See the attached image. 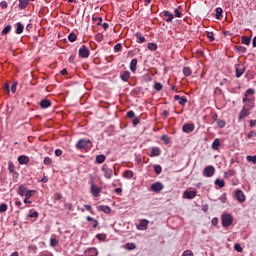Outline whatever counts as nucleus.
Masks as SVG:
<instances>
[{"mask_svg":"<svg viewBox=\"0 0 256 256\" xmlns=\"http://www.w3.org/2000/svg\"><path fill=\"white\" fill-rule=\"evenodd\" d=\"M182 256H195V255L193 254V251H191V250H185V251L183 252Z\"/></svg>","mask_w":256,"mask_h":256,"instance_id":"nucleus-52","label":"nucleus"},{"mask_svg":"<svg viewBox=\"0 0 256 256\" xmlns=\"http://www.w3.org/2000/svg\"><path fill=\"white\" fill-rule=\"evenodd\" d=\"M11 31V25H7L3 30H2V35H7Z\"/></svg>","mask_w":256,"mask_h":256,"instance_id":"nucleus-46","label":"nucleus"},{"mask_svg":"<svg viewBox=\"0 0 256 256\" xmlns=\"http://www.w3.org/2000/svg\"><path fill=\"white\" fill-rule=\"evenodd\" d=\"M28 5H29V0H19L20 9H27Z\"/></svg>","mask_w":256,"mask_h":256,"instance_id":"nucleus-24","label":"nucleus"},{"mask_svg":"<svg viewBox=\"0 0 256 256\" xmlns=\"http://www.w3.org/2000/svg\"><path fill=\"white\" fill-rule=\"evenodd\" d=\"M207 38H208L210 41H215V37H214L213 32H208V33H207Z\"/></svg>","mask_w":256,"mask_h":256,"instance_id":"nucleus-54","label":"nucleus"},{"mask_svg":"<svg viewBox=\"0 0 256 256\" xmlns=\"http://www.w3.org/2000/svg\"><path fill=\"white\" fill-rule=\"evenodd\" d=\"M148 225H149V220L143 219L140 221L139 225L137 226V229H139L140 231H145Z\"/></svg>","mask_w":256,"mask_h":256,"instance_id":"nucleus-11","label":"nucleus"},{"mask_svg":"<svg viewBox=\"0 0 256 256\" xmlns=\"http://www.w3.org/2000/svg\"><path fill=\"white\" fill-rule=\"evenodd\" d=\"M23 29H25V27L23 26V24H21V22H18V23H17L16 34H17V35H21V33H23Z\"/></svg>","mask_w":256,"mask_h":256,"instance_id":"nucleus-27","label":"nucleus"},{"mask_svg":"<svg viewBox=\"0 0 256 256\" xmlns=\"http://www.w3.org/2000/svg\"><path fill=\"white\" fill-rule=\"evenodd\" d=\"M249 95H255V90H253V88L247 89L244 97H246V99H249Z\"/></svg>","mask_w":256,"mask_h":256,"instance_id":"nucleus-30","label":"nucleus"},{"mask_svg":"<svg viewBox=\"0 0 256 256\" xmlns=\"http://www.w3.org/2000/svg\"><path fill=\"white\" fill-rule=\"evenodd\" d=\"M31 159L28 156L21 155L18 157V163L20 165H28L30 163Z\"/></svg>","mask_w":256,"mask_h":256,"instance_id":"nucleus-10","label":"nucleus"},{"mask_svg":"<svg viewBox=\"0 0 256 256\" xmlns=\"http://www.w3.org/2000/svg\"><path fill=\"white\" fill-rule=\"evenodd\" d=\"M148 49L150 51H157V44H155V43H148Z\"/></svg>","mask_w":256,"mask_h":256,"instance_id":"nucleus-41","label":"nucleus"},{"mask_svg":"<svg viewBox=\"0 0 256 256\" xmlns=\"http://www.w3.org/2000/svg\"><path fill=\"white\" fill-rule=\"evenodd\" d=\"M256 133L254 131H251L248 133L247 137L248 139H251L252 137H255Z\"/></svg>","mask_w":256,"mask_h":256,"instance_id":"nucleus-63","label":"nucleus"},{"mask_svg":"<svg viewBox=\"0 0 256 256\" xmlns=\"http://www.w3.org/2000/svg\"><path fill=\"white\" fill-rule=\"evenodd\" d=\"M40 107L42 109H48V107H51V101L48 99H44L40 102Z\"/></svg>","mask_w":256,"mask_h":256,"instance_id":"nucleus-17","label":"nucleus"},{"mask_svg":"<svg viewBox=\"0 0 256 256\" xmlns=\"http://www.w3.org/2000/svg\"><path fill=\"white\" fill-rule=\"evenodd\" d=\"M164 17H168L166 19L167 23H171V21H173V14L169 11H164Z\"/></svg>","mask_w":256,"mask_h":256,"instance_id":"nucleus-26","label":"nucleus"},{"mask_svg":"<svg viewBox=\"0 0 256 256\" xmlns=\"http://www.w3.org/2000/svg\"><path fill=\"white\" fill-rule=\"evenodd\" d=\"M55 155H56V157H61V155H63V151L61 149H56Z\"/></svg>","mask_w":256,"mask_h":256,"instance_id":"nucleus-58","label":"nucleus"},{"mask_svg":"<svg viewBox=\"0 0 256 256\" xmlns=\"http://www.w3.org/2000/svg\"><path fill=\"white\" fill-rule=\"evenodd\" d=\"M28 217L32 218V219H37V217H39V212L34 211V212H30L28 214Z\"/></svg>","mask_w":256,"mask_h":256,"instance_id":"nucleus-42","label":"nucleus"},{"mask_svg":"<svg viewBox=\"0 0 256 256\" xmlns=\"http://www.w3.org/2000/svg\"><path fill=\"white\" fill-rule=\"evenodd\" d=\"M59 242L57 241V239H55V238H51L50 239V245H51V247H57V244H58Z\"/></svg>","mask_w":256,"mask_h":256,"instance_id":"nucleus-50","label":"nucleus"},{"mask_svg":"<svg viewBox=\"0 0 256 256\" xmlns=\"http://www.w3.org/2000/svg\"><path fill=\"white\" fill-rule=\"evenodd\" d=\"M151 189L155 193H159V191H163V184L161 182H156L151 185Z\"/></svg>","mask_w":256,"mask_h":256,"instance_id":"nucleus-9","label":"nucleus"},{"mask_svg":"<svg viewBox=\"0 0 256 256\" xmlns=\"http://www.w3.org/2000/svg\"><path fill=\"white\" fill-rule=\"evenodd\" d=\"M89 251H90V253H92V256H97V249L90 248Z\"/></svg>","mask_w":256,"mask_h":256,"instance_id":"nucleus-62","label":"nucleus"},{"mask_svg":"<svg viewBox=\"0 0 256 256\" xmlns=\"http://www.w3.org/2000/svg\"><path fill=\"white\" fill-rule=\"evenodd\" d=\"M130 70L132 71V73H135L137 71V59L136 58L131 60Z\"/></svg>","mask_w":256,"mask_h":256,"instance_id":"nucleus-20","label":"nucleus"},{"mask_svg":"<svg viewBox=\"0 0 256 256\" xmlns=\"http://www.w3.org/2000/svg\"><path fill=\"white\" fill-rule=\"evenodd\" d=\"M160 155H161V150L159 148L153 147L151 149V154H150L151 157H159Z\"/></svg>","mask_w":256,"mask_h":256,"instance_id":"nucleus-19","label":"nucleus"},{"mask_svg":"<svg viewBox=\"0 0 256 256\" xmlns=\"http://www.w3.org/2000/svg\"><path fill=\"white\" fill-rule=\"evenodd\" d=\"M242 101L244 103V109H248L249 111H251V109L255 107V102H253L251 98L244 97Z\"/></svg>","mask_w":256,"mask_h":256,"instance_id":"nucleus-2","label":"nucleus"},{"mask_svg":"<svg viewBox=\"0 0 256 256\" xmlns=\"http://www.w3.org/2000/svg\"><path fill=\"white\" fill-rule=\"evenodd\" d=\"M249 115H251V110L247 108H242V110L239 113L238 120L241 121L245 119V117H249Z\"/></svg>","mask_w":256,"mask_h":256,"instance_id":"nucleus-7","label":"nucleus"},{"mask_svg":"<svg viewBox=\"0 0 256 256\" xmlns=\"http://www.w3.org/2000/svg\"><path fill=\"white\" fill-rule=\"evenodd\" d=\"M132 123L133 125H139V118H134Z\"/></svg>","mask_w":256,"mask_h":256,"instance_id":"nucleus-64","label":"nucleus"},{"mask_svg":"<svg viewBox=\"0 0 256 256\" xmlns=\"http://www.w3.org/2000/svg\"><path fill=\"white\" fill-rule=\"evenodd\" d=\"M174 99H175V101H178V102H179V105L184 106V105L187 104V98H185V97H181V96H179V95H175V96H174Z\"/></svg>","mask_w":256,"mask_h":256,"instance_id":"nucleus-16","label":"nucleus"},{"mask_svg":"<svg viewBox=\"0 0 256 256\" xmlns=\"http://www.w3.org/2000/svg\"><path fill=\"white\" fill-rule=\"evenodd\" d=\"M154 89L156 91H161L163 89V84L157 82L155 85H154Z\"/></svg>","mask_w":256,"mask_h":256,"instance_id":"nucleus-49","label":"nucleus"},{"mask_svg":"<svg viewBox=\"0 0 256 256\" xmlns=\"http://www.w3.org/2000/svg\"><path fill=\"white\" fill-rule=\"evenodd\" d=\"M8 171L10 173H15V165H13V162H8Z\"/></svg>","mask_w":256,"mask_h":256,"instance_id":"nucleus-39","label":"nucleus"},{"mask_svg":"<svg viewBox=\"0 0 256 256\" xmlns=\"http://www.w3.org/2000/svg\"><path fill=\"white\" fill-rule=\"evenodd\" d=\"M27 193V188L25 186H20L18 188V195H21V197H23V195H26Z\"/></svg>","mask_w":256,"mask_h":256,"instance_id":"nucleus-29","label":"nucleus"},{"mask_svg":"<svg viewBox=\"0 0 256 256\" xmlns=\"http://www.w3.org/2000/svg\"><path fill=\"white\" fill-rule=\"evenodd\" d=\"M101 171H103L104 176H105L106 179H111V177H113V169L108 168L107 165H104L101 168Z\"/></svg>","mask_w":256,"mask_h":256,"instance_id":"nucleus-5","label":"nucleus"},{"mask_svg":"<svg viewBox=\"0 0 256 256\" xmlns=\"http://www.w3.org/2000/svg\"><path fill=\"white\" fill-rule=\"evenodd\" d=\"M235 71H236V77H237V79H239V77H241V75H243V73H245V67H243L241 65H236Z\"/></svg>","mask_w":256,"mask_h":256,"instance_id":"nucleus-13","label":"nucleus"},{"mask_svg":"<svg viewBox=\"0 0 256 256\" xmlns=\"http://www.w3.org/2000/svg\"><path fill=\"white\" fill-rule=\"evenodd\" d=\"M121 49H122L121 44H116V45L114 46V50L116 51V53H119V51H121Z\"/></svg>","mask_w":256,"mask_h":256,"instance_id":"nucleus-57","label":"nucleus"},{"mask_svg":"<svg viewBox=\"0 0 256 256\" xmlns=\"http://www.w3.org/2000/svg\"><path fill=\"white\" fill-rule=\"evenodd\" d=\"M136 248H137V246L135 245V243H127L126 244V249L128 251H133V249H136Z\"/></svg>","mask_w":256,"mask_h":256,"instance_id":"nucleus-36","label":"nucleus"},{"mask_svg":"<svg viewBox=\"0 0 256 256\" xmlns=\"http://www.w3.org/2000/svg\"><path fill=\"white\" fill-rule=\"evenodd\" d=\"M182 131H184V133H191L192 131H195V125L184 124L182 127Z\"/></svg>","mask_w":256,"mask_h":256,"instance_id":"nucleus-12","label":"nucleus"},{"mask_svg":"<svg viewBox=\"0 0 256 256\" xmlns=\"http://www.w3.org/2000/svg\"><path fill=\"white\" fill-rule=\"evenodd\" d=\"M236 199L239 201V203H245V193L241 190H236L235 192Z\"/></svg>","mask_w":256,"mask_h":256,"instance_id":"nucleus-8","label":"nucleus"},{"mask_svg":"<svg viewBox=\"0 0 256 256\" xmlns=\"http://www.w3.org/2000/svg\"><path fill=\"white\" fill-rule=\"evenodd\" d=\"M105 155L100 154L96 156V163H98L99 165H101V163H105Z\"/></svg>","mask_w":256,"mask_h":256,"instance_id":"nucleus-25","label":"nucleus"},{"mask_svg":"<svg viewBox=\"0 0 256 256\" xmlns=\"http://www.w3.org/2000/svg\"><path fill=\"white\" fill-rule=\"evenodd\" d=\"M216 19H223V8L218 7L216 8V15H215Z\"/></svg>","mask_w":256,"mask_h":256,"instance_id":"nucleus-22","label":"nucleus"},{"mask_svg":"<svg viewBox=\"0 0 256 256\" xmlns=\"http://www.w3.org/2000/svg\"><path fill=\"white\" fill-rule=\"evenodd\" d=\"M136 39H138V43H145V37L141 36V32L136 33Z\"/></svg>","mask_w":256,"mask_h":256,"instance_id":"nucleus-32","label":"nucleus"},{"mask_svg":"<svg viewBox=\"0 0 256 256\" xmlns=\"http://www.w3.org/2000/svg\"><path fill=\"white\" fill-rule=\"evenodd\" d=\"M215 185L220 187V189H223V187H225V180H221V179L217 178L215 180Z\"/></svg>","mask_w":256,"mask_h":256,"instance_id":"nucleus-28","label":"nucleus"},{"mask_svg":"<svg viewBox=\"0 0 256 256\" xmlns=\"http://www.w3.org/2000/svg\"><path fill=\"white\" fill-rule=\"evenodd\" d=\"M225 125H226L225 121H223V120L218 121V127H220L221 129H223V127H225Z\"/></svg>","mask_w":256,"mask_h":256,"instance_id":"nucleus-59","label":"nucleus"},{"mask_svg":"<svg viewBox=\"0 0 256 256\" xmlns=\"http://www.w3.org/2000/svg\"><path fill=\"white\" fill-rule=\"evenodd\" d=\"M127 117H129L130 119H133L135 117V112H133V110L128 111Z\"/></svg>","mask_w":256,"mask_h":256,"instance_id":"nucleus-56","label":"nucleus"},{"mask_svg":"<svg viewBox=\"0 0 256 256\" xmlns=\"http://www.w3.org/2000/svg\"><path fill=\"white\" fill-rule=\"evenodd\" d=\"M68 39L71 43L77 41V35L75 33H70Z\"/></svg>","mask_w":256,"mask_h":256,"instance_id":"nucleus-37","label":"nucleus"},{"mask_svg":"<svg viewBox=\"0 0 256 256\" xmlns=\"http://www.w3.org/2000/svg\"><path fill=\"white\" fill-rule=\"evenodd\" d=\"M175 17H181V6L174 10Z\"/></svg>","mask_w":256,"mask_h":256,"instance_id":"nucleus-53","label":"nucleus"},{"mask_svg":"<svg viewBox=\"0 0 256 256\" xmlns=\"http://www.w3.org/2000/svg\"><path fill=\"white\" fill-rule=\"evenodd\" d=\"M221 222L223 227H231L233 225V216L229 213L222 214Z\"/></svg>","mask_w":256,"mask_h":256,"instance_id":"nucleus-1","label":"nucleus"},{"mask_svg":"<svg viewBox=\"0 0 256 256\" xmlns=\"http://www.w3.org/2000/svg\"><path fill=\"white\" fill-rule=\"evenodd\" d=\"M184 197L186 199H195V197H197V192H195V191H184Z\"/></svg>","mask_w":256,"mask_h":256,"instance_id":"nucleus-15","label":"nucleus"},{"mask_svg":"<svg viewBox=\"0 0 256 256\" xmlns=\"http://www.w3.org/2000/svg\"><path fill=\"white\" fill-rule=\"evenodd\" d=\"M219 200L221 201V203H226V201H227V196H226L225 194H223V195L219 198Z\"/></svg>","mask_w":256,"mask_h":256,"instance_id":"nucleus-60","label":"nucleus"},{"mask_svg":"<svg viewBox=\"0 0 256 256\" xmlns=\"http://www.w3.org/2000/svg\"><path fill=\"white\" fill-rule=\"evenodd\" d=\"M204 177H213L215 175V167L213 166H207L204 168L203 171Z\"/></svg>","mask_w":256,"mask_h":256,"instance_id":"nucleus-3","label":"nucleus"},{"mask_svg":"<svg viewBox=\"0 0 256 256\" xmlns=\"http://www.w3.org/2000/svg\"><path fill=\"white\" fill-rule=\"evenodd\" d=\"M246 159L249 163H253V165H256V155L254 156L249 155L246 157Z\"/></svg>","mask_w":256,"mask_h":256,"instance_id":"nucleus-31","label":"nucleus"},{"mask_svg":"<svg viewBox=\"0 0 256 256\" xmlns=\"http://www.w3.org/2000/svg\"><path fill=\"white\" fill-rule=\"evenodd\" d=\"M89 143H91V140L80 139L77 142L76 147H77V149H87V146L89 145Z\"/></svg>","mask_w":256,"mask_h":256,"instance_id":"nucleus-4","label":"nucleus"},{"mask_svg":"<svg viewBox=\"0 0 256 256\" xmlns=\"http://www.w3.org/2000/svg\"><path fill=\"white\" fill-rule=\"evenodd\" d=\"M242 43H243V45H250L251 44V38H249L247 36H243L242 37Z\"/></svg>","mask_w":256,"mask_h":256,"instance_id":"nucleus-34","label":"nucleus"},{"mask_svg":"<svg viewBox=\"0 0 256 256\" xmlns=\"http://www.w3.org/2000/svg\"><path fill=\"white\" fill-rule=\"evenodd\" d=\"M89 49H87V47L85 45H83L80 49H79V57H81L82 59H87V57H89Z\"/></svg>","mask_w":256,"mask_h":256,"instance_id":"nucleus-6","label":"nucleus"},{"mask_svg":"<svg viewBox=\"0 0 256 256\" xmlns=\"http://www.w3.org/2000/svg\"><path fill=\"white\" fill-rule=\"evenodd\" d=\"M124 177H125L126 179H132V177H133V171H131V170H126V171L124 172Z\"/></svg>","mask_w":256,"mask_h":256,"instance_id":"nucleus-33","label":"nucleus"},{"mask_svg":"<svg viewBox=\"0 0 256 256\" xmlns=\"http://www.w3.org/2000/svg\"><path fill=\"white\" fill-rule=\"evenodd\" d=\"M33 195H35V190H29L26 192L25 197H26V199H31V197H33Z\"/></svg>","mask_w":256,"mask_h":256,"instance_id":"nucleus-40","label":"nucleus"},{"mask_svg":"<svg viewBox=\"0 0 256 256\" xmlns=\"http://www.w3.org/2000/svg\"><path fill=\"white\" fill-rule=\"evenodd\" d=\"M98 210L103 211V213H106V214L111 213V208L105 205L98 206Z\"/></svg>","mask_w":256,"mask_h":256,"instance_id":"nucleus-21","label":"nucleus"},{"mask_svg":"<svg viewBox=\"0 0 256 256\" xmlns=\"http://www.w3.org/2000/svg\"><path fill=\"white\" fill-rule=\"evenodd\" d=\"M8 206L7 204L3 203L0 205V213H5V211H7Z\"/></svg>","mask_w":256,"mask_h":256,"instance_id":"nucleus-47","label":"nucleus"},{"mask_svg":"<svg viewBox=\"0 0 256 256\" xmlns=\"http://www.w3.org/2000/svg\"><path fill=\"white\" fill-rule=\"evenodd\" d=\"M96 238H97L99 241H105V239H107V235H106V234H97V235H96Z\"/></svg>","mask_w":256,"mask_h":256,"instance_id":"nucleus-43","label":"nucleus"},{"mask_svg":"<svg viewBox=\"0 0 256 256\" xmlns=\"http://www.w3.org/2000/svg\"><path fill=\"white\" fill-rule=\"evenodd\" d=\"M237 51H239V53H245V51H247V48H245L244 46H238Z\"/></svg>","mask_w":256,"mask_h":256,"instance_id":"nucleus-55","label":"nucleus"},{"mask_svg":"<svg viewBox=\"0 0 256 256\" xmlns=\"http://www.w3.org/2000/svg\"><path fill=\"white\" fill-rule=\"evenodd\" d=\"M43 163L44 165H52L53 160L50 157H45Z\"/></svg>","mask_w":256,"mask_h":256,"instance_id":"nucleus-44","label":"nucleus"},{"mask_svg":"<svg viewBox=\"0 0 256 256\" xmlns=\"http://www.w3.org/2000/svg\"><path fill=\"white\" fill-rule=\"evenodd\" d=\"M234 249H235V251H237L238 253H242V252H243V247H241V244H235V245H234Z\"/></svg>","mask_w":256,"mask_h":256,"instance_id":"nucleus-45","label":"nucleus"},{"mask_svg":"<svg viewBox=\"0 0 256 256\" xmlns=\"http://www.w3.org/2000/svg\"><path fill=\"white\" fill-rule=\"evenodd\" d=\"M221 145V141L218 139V138H216L214 141H213V143H212V149L214 150V151H217L218 149H219V146Z\"/></svg>","mask_w":256,"mask_h":256,"instance_id":"nucleus-23","label":"nucleus"},{"mask_svg":"<svg viewBox=\"0 0 256 256\" xmlns=\"http://www.w3.org/2000/svg\"><path fill=\"white\" fill-rule=\"evenodd\" d=\"M11 91L12 93H15L17 91V82H15L12 86H11Z\"/></svg>","mask_w":256,"mask_h":256,"instance_id":"nucleus-61","label":"nucleus"},{"mask_svg":"<svg viewBox=\"0 0 256 256\" xmlns=\"http://www.w3.org/2000/svg\"><path fill=\"white\" fill-rule=\"evenodd\" d=\"M154 171L156 175H161V171H163V169L161 168V165H155Z\"/></svg>","mask_w":256,"mask_h":256,"instance_id":"nucleus-38","label":"nucleus"},{"mask_svg":"<svg viewBox=\"0 0 256 256\" xmlns=\"http://www.w3.org/2000/svg\"><path fill=\"white\" fill-rule=\"evenodd\" d=\"M91 192L94 197H99V193H101V188L97 187L94 183H92Z\"/></svg>","mask_w":256,"mask_h":256,"instance_id":"nucleus-14","label":"nucleus"},{"mask_svg":"<svg viewBox=\"0 0 256 256\" xmlns=\"http://www.w3.org/2000/svg\"><path fill=\"white\" fill-rule=\"evenodd\" d=\"M161 140L164 141L166 145H169L170 143L169 136L167 135H162Z\"/></svg>","mask_w":256,"mask_h":256,"instance_id":"nucleus-48","label":"nucleus"},{"mask_svg":"<svg viewBox=\"0 0 256 256\" xmlns=\"http://www.w3.org/2000/svg\"><path fill=\"white\" fill-rule=\"evenodd\" d=\"M192 71H191V68L190 67H184L183 69V74L186 76V77H189L191 75Z\"/></svg>","mask_w":256,"mask_h":256,"instance_id":"nucleus-35","label":"nucleus"},{"mask_svg":"<svg viewBox=\"0 0 256 256\" xmlns=\"http://www.w3.org/2000/svg\"><path fill=\"white\" fill-rule=\"evenodd\" d=\"M120 79H122V81H129V79H131V72H129V71H124V72L120 75Z\"/></svg>","mask_w":256,"mask_h":256,"instance_id":"nucleus-18","label":"nucleus"},{"mask_svg":"<svg viewBox=\"0 0 256 256\" xmlns=\"http://www.w3.org/2000/svg\"><path fill=\"white\" fill-rule=\"evenodd\" d=\"M95 39L96 41H98V43H101V41H103V34L101 33L96 34Z\"/></svg>","mask_w":256,"mask_h":256,"instance_id":"nucleus-51","label":"nucleus"}]
</instances>
